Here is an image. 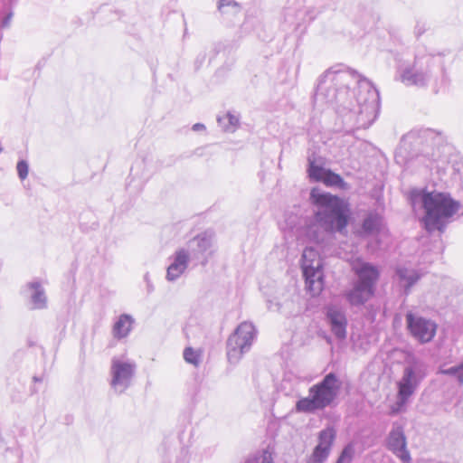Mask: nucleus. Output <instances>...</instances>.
Masks as SVG:
<instances>
[{"label": "nucleus", "mask_w": 463, "mask_h": 463, "mask_svg": "<svg viewBox=\"0 0 463 463\" xmlns=\"http://www.w3.org/2000/svg\"><path fill=\"white\" fill-rule=\"evenodd\" d=\"M132 319L128 315H122L113 326V335L120 339L128 335L131 330Z\"/></svg>", "instance_id": "obj_13"}, {"label": "nucleus", "mask_w": 463, "mask_h": 463, "mask_svg": "<svg viewBox=\"0 0 463 463\" xmlns=\"http://www.w3.org/2000/svg\"><path fill=\"white\" fill-rule=\"evenodd\" d=\"M397 273L401 280L406 281V289H409L420 278V276L416 273H413L411 276H407L406 269H398Z\"/></svg>", "instance_id": "obj_20"}, {"label": "nucleus", "mask_w": 463, "mask_h": 463, "mask_svg": "<svg viewBox=\"0 0 463 463\" xmlns=\"http://www.w3.org/2000/svg\"><path fill=\"white\" fill-rule=\"evenodd\" d=\"M135 365L131 363L114 358L111 364V386L120 392H124L130 384L134 374Z\"/></svg>", "instance_id": "obj_9"}, {"label": "nucleus", "mask_w": 463, "mask_h": 463, "mask_svg": "<svg viewBox=\"0 0 463 463\" xmlns=\"http://www.w3.org/2000/svg\"><path fill=\"white\" fill-rule=\"evenodd\" d=\"M406 437L401 426L395 427L389 435V449L403 462L411 463V455L406 448Z\"/></svg>", "instance_id": "obj_10"}, {"label": "nucleus", "mask_w": 463, "mask_h": 463, "mask_svg": "<svg viewBox=\"0 0 463 463\" xmlns=\"http://www.w3.org/2000/svg\"><path fill=\"white\" fill-rule=\"evenodd\" d=\"M227 117L229 118V119H230V122H231V123H233V120H234L235 122H237V121H238V120H237V118H234L233 116H232V115H228Z\"/></svg>", "instance_id": "obj_25"}, {"label": "nucleus", "mask_w": 463, "mask_h": 463, "mask_svg": "<svg viewBox=\"0 0 463 463\" xmlns=\"http://www.w3.org/2000/svg\"><path fill=\"white\" fill-rule=\"evenodd\" d=\"M446 373L456 374L458 373V379L460 383H463V364L458 367L449 368L445 372Z\"/></svg>", "instance_id": "obj_24"}, {"label": "nucleus", "mask_w": 463, "mask_h": 463, "mask_svg": "<svg viewBox=\"0 0 463 463\" xmlns=\"http://www.w3.org/2000/svg\"><path fill=\"white\" fill-rule=\"evenodd\" d=\"M326 171H328V169L317 165L314 160L309 159L307 174L310 179L316 182H322Z\"/></svg>", "instance_id": "obj_17"}, {"label": "nucleus", "mask_w": 463, "mask_h": 463, "mask_svg": "<svg viewBox=\"0 0 463 463\" xmlns=\"http://www.w3.org/2000/svg\"><path fill=\"white\" fill-rule=\"evenodd\" d=\"M327 317L330 321L331 330L340 339L346 335V318L343 313L335 309H329Z\"/></svg>", "instance_id": "obj_11"}, {"label": "nucleus", "mask_w": 463, "mask_h": 463, "mask_svg": "<svg viewBox=\"0 0 463 463\" xmlns=\"http://www.w3.org/2000/svg\"><path fill=\"white\" fill-rule=\"evenodd\" d=\"M406 322L411 335L420 343H428L434 338L437 331L435 322L416 316L411 312L407 313Z\"/></svg>", "instance_id": "obj_8"}, {"label": "nucleus", "mask_w": 463, "mask_h": 463, "mask_svg": "<svg viewBox=\"0 0 463 463\" xmlns=\"http://www.w3.org/2000/svg\"><path fill=\"white\" fill-rule=\"evenodd\" d=\"M335 430L332 427H328L321 430L318 434L317 446L322 447L330 451L335 441Z\"/></svg>", "instance_id": "obj_15"}, {"label": "nucleus", "mask_w": 463, "mask_h": 463, "mask_svg": "<svg viewBox=\"0 0 463 463\" xmlns=\"http://www.w3.org/2000/svg\"><path fill=\"white\" fill-rule=\"evenodd\" d=\"M224 5V0H222L220 3V8Z\"/></svg>", "instance_id": "obj_26"}, {"label": "nucleus", "mask_w": 463, "mask_h": 463, "mask_svg": "<svg viewBox=\"0 0 463 463\" xmlns=\"http://www.w3.org/2000/svg\"><path fill=\"white\" fill-rule=\"evenodd\" d=\"M322 183L328 187L337 186L341 189H346L348 187L347 184L344 181L340 175L335 174L329 169L326 171Z\"/></svg>", "instance_id": "obj_16"}, {"label": "nucleus", "mask_w": 463, "mask_h": 463, "mask_svg": "<svg viewBox=\"0 0 463 463\" xmlns=\"http://www.w3.org/2000/svg\"><path fill=\"white\" fill-rule=\"evenodd\" d=\"M184 360L194 365H198L201 360V352L192 347H186L184 351Z\"/></svg>", "instance_id": "obj_19"}, {"label": "nucleus", "mask_w": 463, "mask_h": 463, "mask_svg": "<svg viewBox=\"0 0 463 463\" xmlns=\"http://www.w3.org/2000/svg\"><path fill=\"white\" fill-rule=\"evenodd\" d=\"M255 336V327L251 323L242 322L238 326L235 332L229 337L227 342V355L231 362L241 359L247 351Z\"/></svg>", "instance_id": "obj_6"}, {"label": "nucleus", "mask_w": 463, "mask_h": 463, "mask_svg": "<svg viewBox=\"0 0 463 463\" xmlns=\"http://www.w3.org/2000/svg\"><path fill=\"white\" fill-rule=\"evenodd\" d=\"M323 265L318 252L307 248L302 255V269L306 286L313 296L318 295L324 287Z\"/></svg>", "instance_id": "obj_5"}, {"label": "nucleus", "mask_w": 463, "mask_h": 463, "mask_svg": "<svg viewBox=\"0 0 463 463\" xmlns=\"http://www.w3.org/2000/svg\"><path fill=\"white\" fill-rule=\"evenodd\" d=\"M381 225V217L376 213H370L364 220L362 224V234H373L379 232Z\"/></svg>", "instance_id": "obj_14"}, {"label": "nucleus", "mask_w": 463, "mask_h": 463, "mask_svg": "<svg viewBox=\"0 0 463 463\" xmlns=\"http://www.w3.org/2000/svg\"><path fill=\"white\" fill-rule=\"evenodd\" d=\"M329 453V450L317 445L307 463H323L327 458Z\"/></svg>", "instance_id": "obj_18"}, {"label": "nucleus", "mask_w": 463, "mask_h": 463, "mask_svg": "<svg viewBox=\"0 0 463 463\" xmlns=\"http://www.w3.org/2000/svg\"><path fill=\"white\" fill-rule=\"evenodd\" d=\"M189 256L184 250H180L175 254V261L167 269V278L175 279L186 269Z\"/></svg>", "instance_id": "obj_12"}, {"label": "nucleus", "mask_w": 463, "mask_h": 463, "mask_svg": "<svg viewBox=\"0 0 463 463\" xmlns=\"http://www.w3.org/2000/svg\"><path fill=\"white\" fill-rule=\"evenodd\" d=\"M341 385V381L335 373L326 374L320 383L310 387L309 397L301 398L297 402L296 411L313 412L325 409L336 398Z\"/></svg>", "instance_id": "obj_2"}, {"label": "nucleus", "mask_w": 463, "mask_h": 463, "mask_svg": "<svg viewBox=\"0 0 463 463\" xmlns=\"http://www.w3.org/2000/svg\"><path fill=\"white\" fill-rule=\"evenodd\" d=\"M310 199L317 206L330 209L332 229L339 232L345 230L351 220V210L347 202L328 193L322 194L317 188L311 190Z\"/></svg>", "instance_id": "obj_4"}, {"label": "nucleus", "mask_w": 463, "mask_h": 463, "mask_svg": "<svg viewBox=\"0 0 463 463\" xmlns=\"http://www.w3.org/2000/svg\"><path fill=\"white\" fill-rule=\"evenodd\" d=\"M352 268L358 282L346 293V298L351 305H363L374 296L379 271L374 266L359 260L354 262Z\"/></svg>", "instance_id": "obj_3"}, {"label": "nucleus", "mask_w": 463, "mask_h": 463, "mask_svg": "<svg viewBox=\"0 0 463 463\" xmlns=\"http://www.w3.org/2000/svg\"><path fill=\"white\" fill-rule=\"evenodd\" d=\"M414 195L420 198L425 212L421 222L428 232L442 231L446 222L457 214L461 207L460 203L447 193L422 191Z\"/></svg>", "instance_id": "obj_1"}, {"label": "nucleus", "mask_w": 463, "mask_h": 463, "mask_svg": "<svg viewBox=\"0 0 463 463\" xmlns=\"http://www.w3.org/2000/svg\"><path fill=\"white\" fill-rule=\"evenodd\" d=\"M272 458L270 453L268 451H262L261 453L249 458L245 463H271Z\"/></svg>", "instance_id": "obj_21"}, {"label": "nucleus", "mask_w": 463, "mask_h": 463, "mask_svg": "<svg viewBox=\"0 0 463 463\" xmlns=\"http://www.w3.org/2000/svg\"><path fill=\"white\" fill-rule=\"evenodd\" d=\"M354 454V448L352 445H347L342 451L336 463H350Z\"/></svg>", "instance_id": "obj_22"}, {"label": "nucleus", "mask_w": 463, "mask_h": 463, "mask_svg": "<svg viewBox=\"0 0 463 463\" xmlns=\"http://www.w3.org/2000/svg\"><path fill=\"white\" fill-rule=\"evenodd\" d=\"M418 385V380L411 367L405 368L402 377L397 382V401L390 406V414L395 415L404 410L410 397Z\"/></svg>", "instance_id": "obj_7"}, {"label": "nucleus", "mask_w": 463, "mask_h": 463, "mask_svg": "<svg viewBox=\"0 0 463 463\" xmlns=\"http://www.w3.org/2000/svg\"><path fill=\"white\" fill-rule=\"evenodd\" d=\"M17 173L22 180H24L28 175V165L25 161L22 160L17 163Z\"/></svg>", "instance_id": "obj_23"}]
</instances>
